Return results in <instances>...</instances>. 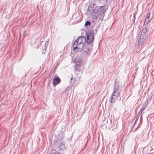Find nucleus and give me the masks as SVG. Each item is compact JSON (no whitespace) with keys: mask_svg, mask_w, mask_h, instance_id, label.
Returning <instances> with one entry per match:
<instances>
[{"mask_svg":"<svg viewBox=\"0 0 154 154\" xmlns=\"http://www.w3.org/2000/svg\"><path fill=\"white\" fill-rule=\"evenodd\" d=\"M86 39L84 36H81L74 42L72 46L74 50L76 51L78 48H81L82 46L85 44L86 42L88 44L91 43L94 39V32L91 31L86 33Z\"/></svg>","mask_w":154,"mask_h":154,"instance_id":"obj_1","label":"nucleus"},{"mask_svg":"<svg viewBox=\"0 0 154 154\" xmlns=\"http://www.w3.org/2000/svg\"><path fill=\"white\" fill-rule=\"evenodd\" d=\"M120 91L119 88L115 87L113 93L111 96L109 101L112 103H114L116 98L120 95Z\"/></svg>","mask_w":154,"mask_h":154,"instance_id":"obj_2","label":"nucleus"},{"mask_svg":"<svg viewBox=\"0 0 154 154\" xmlns=\"http://www.w3.org/2000/svg\"><path fill=\"white\" fill-rule=\"evenodd\" d=\"M76 51L77 52H80L81 53V55L84 57H87L89 56L90 55V52L89 51V48L87 47V46L85 44L82 46V48H78Z\"/></svg>","mask_w":154,"mask_h":154,"instance_id":"obj_3","label":"nucleus"},{"mask_svg":"<svg viewBox=\"0 0 154 154\" xmlns=\"http://www.w3.org/2000/svg\"><path fill=\"white\" fill-rule=\"evenodd\" d=\"M54 144L56 147H57V149L59 150L63 149L65 147V146L63 144V142L61 140H59L55 141Z\"/></svg>","mask_w":154,"mask_h":154,"instance_id":"obj_4","label":"nucleus"},{"mask_svg":"<svg viewBox=\"0 0 154 154\" xmlns=\"http://www.w3.org/2000/svg\"><path fill=\"white\" fill-rule=\"evenodd\" d=\"M147 37V35L146 34H142L141 33L140 38L138 40V44L140 45H142Z\"/></svg>","mask_w":154,"mask_h":154,"instance_id":"obj_5","label":"nucleus"},{"mask_svg":"<svg viewBox=\"0 0 154 154\" xmlns=\"http://www.w3.org/2000/svg\"><path fill=\"white\" fill-rule=\"evenodd\" d=\"M106 9L107 8L106 5H105L101 6H100L97 9L98 14L99 15H102V16H103Z\"/></svg>","mask_w":154,"mask_h":154,"instance_id":"obj_6","label":"nucleus"},{"mask_svg":"<svg viewBox=\"0 0 154 154\" xmlns=\"http://www.w3.org/2000/svg\"><path fill=\"white\" fill-rule=\"evenodd\" d=\"M60 82V79L59 77H55L53 81V84L54 86H56Z\"/></svg>","mask_w":154,"mask_h":154,"instance_id":"obj_7","label":"nucleus"},{"mask_svg":"<svg viewBox=\"0 0 154 154\" xmlns=\"http://www.w3.org/2000/svg\"><path fill=\"white\" fill-rule=\"evenodd\" d=\"M150 13H149L147 14V15L146 17L144 23V26H145L147 24L150 22L149 17L150 16Z\"/></svg>","mask_w":154,"mask_h":154,"instance_id":"obj_8","label":"nucleus"},{"mask_svg":"<svg viewBox=\"0 0 154 154\" xmlns=\"http://www.w3.org/2000/svg\"><path fill=\"white\" fill-rule=\"evenodd\" d=\"M78 80L77 78H74V81L72 82V84L76 86L78 84Z\"/></svg>","mask_w":154,"mask_h":154,"instance_id":"obj_9","label":"nucleus"},{"mask_svg":"<svg viewBox=\"0 0 154 154\" xmlns=\"http://www.w3.org/2000/svg\"><path fill=\"white\" fill-rule=\"evenodd\" d=\"M137 12L136 11L134 13V15H133V18L132 20V21L134 23L135 20L136 19V15L137 14Z\"/></svg>","mask_w":154,"mask_h":154,"instance_id":"obj_10","label":"nucleus"},{"mask_svg":"<svg viewBox=\"0 0 154 154\" xmlns=\"http://www.w3.org/2000/svg\"><path fill=\"white\" fill-rule=\"evenodd\" d=\"M146 108V106H143L141 108L140 111L138 112V115H140L142 112Z\"/></svg>","mask_w":154,"mask_h":154,"instance_id":"obj_11","label":"nucleus"},{"mask_svg":"<svg viewBox=\"0 0 154 154\" xmlns=\"http://www.w3.org/2000/svg\"><path fill=\"white\" fill-rule=\"evenodd\" d=\"M102 1V0H94V2H95V4L97 5H99V4Z\"/></svg>","mask_w":154,"mask_h":154,"instance_id":"obj_12","label":"nucleus"},{"mask_svg":"<svg viewBox=\"0 0 154 154\" xmlns=\"http://www.w3.org/2000/svg\"><path fill=\"white\" fill-rule=\"evenodd\" d=\"M91 14H98L97 9H96L95 8H94L93 10L91 13Z\"/></svg>","mask_w":154,"mask_h":154,"instance_id":"obj_13","label":"nucleus"},{"mask_svg":"<svg viewBox=\"0 0 154 154\" xmlns=\"http://www.w3.org/2000/svg\"><path fill=\"white\" fill-rule=\"evenodd\" d=\"M94 6H99V5H97L95 4V2L93 3L92 4L91 3L88 6V8H94Z\"/></svg>","mask_w":154,"mask_h":154,"instance_id":"obj_14","label":"nucleus"},{"mask_svg":"<svg viewBox=\"0 0 154 154\" xmlns=\"http://www.w3.org/2000/svg\"><path fill=\"white\" fill-rule=\"evenodd\" d=\"M91 24V22L90 21H87L85 22V26H87L88 25H90Z\"/></svg>","mask_w":154,"mask_h":154,"instance_id":"obj_15","label":"nucleus"},{"mask_svg":"<svg viewBox=\"0 0 154 154\" xmlns=\"http://www.w3.org/2000/svg\"><path fill=\"white\" fill-rule=\"evenodd\" d=\"M94 8H88L87 11L88 12H89L90 13H91L92 10H93V9H94Z\"/></svg>","mask_w":154,"mask_h":154,"instance_id":"obj_16","label":"nucleus"},{"mask_svg":"<svg viewBox=\"0 0 154 154\" xmlns=\"http://www.w3.org/2000/svg\"><path fill=\"white\" fill-rule=\"evenodd\" d=\"M75 61L76 63H78L79 64L81 63V60L80 59H76L75 60Z\"/></svg>","mask_w":154,"mask_h":154,"instance_id":"obj_17","label":"nucleus"},{"mask_svg":"<svg viewBox=\"0 0 154 154\" xmlns=\"http://www.w3.org/2000/svg\"><path fill=\"white\" fill-rule=\"evenodd\" d=\"M141 33L142 34H146L148 35V32L146 30H144L143 29Z\"/></svg>","mask_w":154,"mask_h":154,"instance_id":"obj_18","label":"nucleus"},{"mask_svg":"<svg viewBox=\"0 0 154 154\" xmlns=\"http://www.w3.org/2000/svg\"><path fill=\"white\" fill-rule=\"evenodd\" d=\"M140 115H138V114H137V115L136 119L135 120V123H136V122L137 121Z\"/></svg>","mask_w":154,"mask_h":154,"instance_id":"obj_19","label":"nucleus"},{"mask_svg":"<svg viewBox=\"0 0 154 154\" xmlns=\"http://www.w3.org/2000/svg\"><path fill=\"white\" fill-rule=\"evenodd\" d=\"M148 28L147 26H145L143 28V29L147 32V30L148 29Z\"/></svg>","mask_w":154,"mask_h":154,"instance_id":"obj_20","label":"nucleus"},{"mask_svg":"<svg viewBox=\"0 0 154 154\" xmlns=\"http://www.w3.org/2000/svg\"><path fill=\"white\" fill-rule=\"evenodd\" d=\"M61 136H62V137H61V139H63V137H64V136H63V134H59V136H60V137H61Z\"/></svg>","mask_w":154,"mask_h":154,"instance_id":"obj_21","label":"nucleus"},{"mask_svg":"<svg viewBox=\"0 0 154 154\" xmlns=\"http://www.w3.org/2000/svg\"><path fill=\"white\" fill-rule=\"evenodd\" d=\"M46 52V50L45 49H43L42 51V53L43 54L45 53Z\"/></svg>","mask_w":154,"mask_h":154,"instance_id":"obj_22","label":"nucleus"},{"mask_svg":"<svg viewBox=\"0 0 154 154\" xmlns=\"http://www.w3.org/2000/svg\"><path fill=\"white\" fill-rule=\"evenodd\" d=\"M72 78H71V79H70V80H72Z\"/></svg>","mask_w":154,"mask_h":154,"instance_id":"obj_23","label":"nucleus"},{"mask_svg":"<svg viewBox=\"0 0 154 154\" xmlns=\"http://www.w3.org/2000/svg\"><path fill=\"white\" fill-rule=\"evenodd\" d=\"M76 69V68L75 67V70Z\"/></svg>","mask_w":154,"mask_h":154,"instance_id":"obj_24","label":"nucleus"}]
</instances>
